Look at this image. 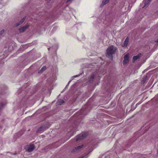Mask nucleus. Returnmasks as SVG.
Masks as SVG:
<instances>
[{"label": "nucleus", "instance_id": "6e6552de", "mask_svg": "<svg viewBox=\"0 0 158 158\" xmlns=\"http://www.w3.org/2000/svg\"><path fill=\"white\" fill-rule=\"evenodd\" d=\"M128 42L129 38L128 37H127L124 42L123 47H126L128 44Z\"/></svg>", "mask_w": 158, "mask_h": 158}, {"label": "nucleus", "instance_id": "ddd939ff", "mask_svg": "<svg viewBox=\"0 0 158 158\" xmlns=\"http://www.w3.org/2000/svg\"><path fill=\"white\" fill-rule=\"evenodd\" d=\"M46 69V67L45 66H44L41 68V70L39 71L38 73H40L41 72H43V71H44Z\"/></svg>", "mask_w": 158, "mask_h": 158}, {"label": "nucleus", "instance_id": "20e7f679", "mask_svg": "<svg viewBox=\"0 0 158 158\" xmlns=\"http://www.w3.org/2000/svg\"><path fill=\"white\" fill-rule=\"evenodd\" d=\"M27 147V151L29 152H32L35 149V146L33 144H30L28 145Z\"/></svg>", "mask_w": 158, "mask_h": 158}, {"label": "nucleus", "instance_id": "a211bd4d", "mask_svg": "<svg viewBox=\"0 0 158 158\" xmlns=\"http://www.w3.org/2000/svg\"><path fill=\"white\" fill-rule=\"evenodd\" d=\"M156 42H158V40L156 41Z\"/></svg>", "mask_w": 158, "mask_h": 158}, {"label": "nucleus", "instance_id": "7ed1b4c3", "mask_svg": "<svg viewBox=\"0 0 158 158\" xmlns=\"http://www.w3.org/2000/svg\"><path fill=\"white\" fill-rule=\"evenodd\" d=\"M87 135V133H84L81 135H79L77 137L76 139V141H77L79 140L82 139H83Z\"/></svg>", "mask_w": 158, "mask_h": 158}, {"label": "nucleus", "instance_id": "1a4fd4ad", "mask_svg": "<svg viewBox=\"0 0 158 158\" xmlns=\"http://www.w3.org/2000/svg\"><path fill=\"white\" fill-rule=\"evenodd\" d=\"M141 55V54H140L136 56H134L133 58V62H134V61L139 59Z\"/></svg>", "mask_w": 158, "mask_h": 158}, {"label": "nucleus", "instance_id": "2eb2a0df", "mask_svg": "<svg viewBox=\"0 0 158 158\" xmlns=\"http://www.w3.org/2000/svg\"><path fill=\"white\" fill-rule=\"evenodd\" d=\"M94 75H92L91 77H90L89 79V81L90 82L92 81L93 80V79L94 78Z\"/></svg>", "mask_w": 158, "mask_h": 158}, {"label": "nucleus", "instance_id": "9d476101", "mask_svg": "<svg viewBox=\"0 0 158 158\" xmlns=\"http://www.w3.org/2000/svg\"><path fill=\"white\" fill-rule=\"evenodd\" d=\"M26 19V17H24L20 22H19L18 23H17L16 25V26L17 27L19 25L21 24L24 21L25 19Z\"/></svg>", "mask_w": 158, "mask_h": 158}, {"label": "nucleus", "instance_id": "39448f33", "mask_svg": "<svg viewBox=\"0 0 158 158\" xmlns=\"http://www.w3.org/2000/svg\"><path fill=\"white\" fill-rule=\"evenodd\" d=\"M129 60V54H127L125 55L124 56V60L123 62V64H127Z\"/></svg>", "mask_w": 158, "mask_h": 158}, {"label": "nucleus", "instance_id": "6ab92c4d", "mask_svg": "<svg viewBox=\"0 0 158 158\" xmlns=\"http://www.w3.org/2000/svg\"><path fill=\"white\" fill-rule=\"evenodd\" d=\"M77 76H74V77H77Z\"/></svg>", "mask_w": 158, "mask_h": 158}, {"label": "nucleus", "instance_id": "423d86ee", "mask_svg": "<svg viewBox=\"0 0 158 158\" xmlns=\"http://www.w3.org/2000/svg\"><path fill=\"white\" fill-rule=\"evenodd\" d=\"M150 1H145V2H143L142 3H141L140 5L142 6L143 5V6H142V8H144L145 6H146L150 2Z\"/></svg>", "mask_w": 158, "mask_h": 158}, {"label": "nucleus", "instance_id": "dca6fc26", "mask_svg": "<svg viewBox=\"0 0 158 158\" xmlns=\"http://www.w3.org/2000/svg\"><path fill=\"white\" fill-rule=\"evenodd\" d=\"M4 30L2 29L0 31V35H1L4 32Z\"/></svg>", "mask_w": 158, "mask_h": 158}, {"label": "nucleus", "instance_id": "f257e3e1", "mask_svg": "<svg viewBox=\"0 0 158 158\" xmlns=\"http://www.w3.org/2000/svg\"><path fill=\"white\" fill-rule=\"evenodd\" d=\"M117 50L116 47L111 45L106 50V56L110 59H112V55L115 53Z\"/></svg>", "mask_w": 158, "mask_h": 158}, {"label": "nucleus", "instance_id": "9b49d317", "mask_svg": "<svg viewBox=\"0 0 158 158\" xmlns=\"http://www.w3.org/2000/svg\"><path fill=\"white\" fill-rule=\"evenodd\" d=\"M83 145H81L77 146V147L75 148L73 150L74 152H76V151H78L79 149L83 147Z\"/></svg>", "mask_w": 158, "mask_h": 158}, {"label": "nucleus", "instance_id": "4468645a", "mask_svg": "<svg viewBox=\"0 0 158 158\" xmlns=\"http://www.w3.org/2000/svg\"><path fill=\"white\" fill-rule=\"evenodd\" d=\"M64 101L62 100H60L58 102L59 104L60 105H61L63 104V103H64Z\"/></svg>", "mask_w": 158, "mask_h": 158}, {"label": "nucleus", "instance_id": "0eeeda50", "mask_svg": "<svg viewBox=\"0 0 158 158\" xmlns=\"http://www.w3.org/2000/svg\"><path fill=\"white\" fill-rule=\"evenodd\" d=\"M28 27V25H27L26 26H25L21 28H20L19 29V31L20 32H23L26 30V29H27Z\"/></svg>", "mask_w": 158, "mask_h": 158}, {"label": "nucleus", "instance_id": "f8f14e48", "mask_svg": "<svg viewBox=\"0 0 158 158\" xmlns=\"http://www.w3.org/2000/svg\"><path fill=\"white\" fill-rule=\"evenodd\" d=\"M109 1H102V4L100 6L102 7L103 5L107 3Z\"/></svg>", "mask_w": 158, "mask_h": 158}, {"label": "nucleus", "instance_id": "f03ea898", "mask_svg": "<svg viewBox=\"0 0 158 158\" xmlns=\"http://www.w3.org/2000/svg\"><path fill=\"white\" fill-rule=\"evenodd\" d=\"M50 126L49 124H46L42 126L39 128L37 130V132L39 133H42L44 131L48 128Z\"/></svg>", "mask_w": 158, "mask_h": 158}, {"label": "nucleus", "instance_id": "f3484780", "mask_svg": "<svg viewBox=\"0 0 158 158\" xmlns=\"http://www.w3.org/2000/svg\"><path fill=\"white\" fill-rule=\"evenodd\" d=\"M5 104H3L2 103L1 105V107H2Z\"/></svg>", "mask_w": 158, "mask_h": 158}]
</instances>
